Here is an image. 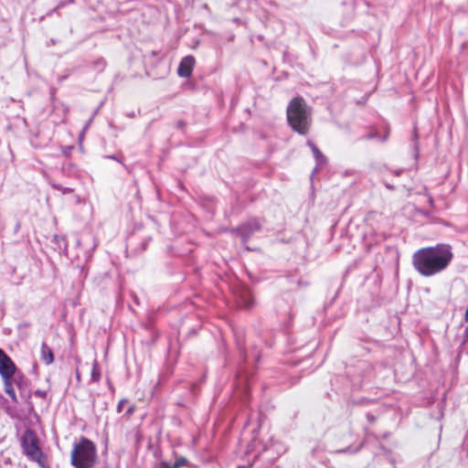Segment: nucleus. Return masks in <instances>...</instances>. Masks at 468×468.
<instances>
[{
	"instance_id": "1",
	"label": "nucleus",
	"mask_w": 468,
	"mask_h": 468,
	"mask_svg": "<svg viewBox=\"0 0 468 468\" xmlns=\"http://www.w3.org/2000/svg\"><path fill=\"white\" fill-rule=\"evenodd\" d=\"M453 258L449 244H438L418 250L413 253L414 269L424 277H431L445 271Z\"/></svg>"
},
{
	"instance_id": "2",
	"label": "nucleus",
	"mask_w": 468,
	"mask_h": 468,
	"mask_svg": "<svg viewBox=\"0 0 468 468\" xmlns=\"http://www.w3.org/2000/svg\"><path fill=\"white\" fill-rule=\"evenodd\" d=\"M97 448L93 441L81 438L75 443L70 455V463L75 468H93L97 463Z\"/></svg>"
},
{
	"instance_id": "3",
	"label": "nucleus",
	"mask_w": 468,
	"mask_h": 468,
	"mask_svg": "<svg viewBox=\"0 0 468 468\" xmlns=\"http://www.w3.org/2000/svg\"><path fill=\"white\" fill-rule=\"evenodd\" d=\"M287 119L291 127L300 134H306L310 126V113L304 101L293 99L287 108Z\"/></svg>"
},
{
	"instance_id": "4",
	"label": "nucleus",
	"mask_w": 468,
	"mask_h": 468,
	"mask_svg": "<svg viewBox=\"0 0 468 468\" xmlns=\"http://www.w3.org/2000/svg\"><path fill=\"white\" fill-rule=\"evenodd\" d=\"M20 446L29 461L37 463L40 468H48L46 455L39 447L38 438L34 431H25L20 438Z\"/></svg>"
},
{
	"instance_id": "5",
	"label": "nucleus",
	"mask_w": 468,
	"mask_h": 468,
	"mask_svg": "<svg viewBox=\"0 0 468 468\" xmlns=\"http://www.w3.org/2000/svg\"><path fill=\"white\" fill-rule=\"evenodd\" d=\"M260 222L257 219H251L231 231L237 232L241 237L242 241L246 242L255 231L260 229Z\"/></svg>"
},
{
	"instance_id": "6",
	"label": "nucleus",
	"mask_w": 468,
	"mask_h": 468,
	"mask_svg": "<svg viewBox=\"0 0 468 468\" xmlns=\"http://www.w3.org/2000/svg\"><path fill=\"white\" fill-rule=\"evenodd\" d=\"M16 371V369H11L6 371V375L5 372L0 374V376L3 378L5 391L10 397L14 403H17V397L16 395L12 383V378L14 377Z\"/></svg>"
},
{
	"instance_id": "7",
	"label": "nucleus",
	"mask_w": 468,
	"mask_h": 468,
	"mask_svg": "<svg viewBox=\"0 0 468 468\" xmlns=\"http://www.w3.org/2000/svg\"><path fill=\"white\" fill-rule=\"evenodd\" d=\"M195 65V58L192 56L185 57L177 69V74L182 78H188L191 76Z\"/></svg>"
},
{
	"instance_id": "8",
	"label": "nucleus",
	"mask_w": 468,
	"mask_h": 468,
	"mask_svg": "<svg viewBox=\"0 0 468 468\" xmlns=\"http://www.w3.org/2000/svg\"><path fill=\"white\" fill-rule=\"evenodd\" d=\"M16 369L12 359L0 348V374L8 370Z\"/></svg>"
},
{
	"instance_id": "9",
	"label": "nucleus",
	"mask_w": 468,
	"mask_h": 468,
	"mask_svg": "<svg viewBox=\"0 0 468 468\" xmlns=\"http://www.w3.org/2000/svg\"><path fill=\"white\" fill-rule=\"evenodd\" d=\"M40 353H41L40 358L46 365H50L53 363V361H54L53 352L45 342H43L41 345Z\"/></svg>"
},
{
	"instance_id": "10",
	"label": "nucleus",
	"mask_w": 468,
	"mask_h": 468,
	"mask_svg": "<svg viewBox=\"0 0 468 468\" xmlns=\"http://www.w3.org/2000/svg\"><path fill=\"white\" fill-rule=\"evenodd\" d=\"M239 305L249 309L253 305V299L249 290H243L239 294Z\"/></svg>"
},
{
	"instance_id": "11",
	"label": "nucleus",
	"mask_w": 468,
	"mask_h": 468,
	"mask_svg": "<svg viewBox=\"0 0 468 468\" xmlns=\"http://www.w3.org/2000/svg\"><path fill=\"white\" fill-rule=\"evenodd\" d=\"M307 145L311 148L314 154V157L317 163V166L325 164L326 159L324 155L321 153V151L317 148V146L312 141H308Z\"/></svg>"
},
{
	"instance_id": "12",
	"label": "nucleus",
	"mask_w": 468,
	"mask_h": 468,
	"mask_svg": "<svg viewBox=\"0 0 468 468\" xmlns=\"http://www.w3.org/2000/svg\"><path fill=\"white\" fill-rule=\"evenodd\" d=\"M101 379V371L97 360L93 361L91 369V381L98 383Z\"/></svg>"
},
{
	"instance_id": "13",
	"label": "nucleus",
	"mask_w": 468,
	"mask_h": 468,
	"mask_svg": "<svg viewBox=\"0 0 468 468\" xmlns=\"http://www.w3.org/2000/svg\"><path fill=\"white\" fill-rule=\"evenodd\" d=\"M363 447V444L360 443L357 447L356 448H352L351 446L350 447H346L345 449H341V450H338L337 452H340V453H356L361 448Z\"/></svg>"
},
{
	"instance_id": "14",
	"label": "nucleus",
	"mask_w": 468,
	"mask_h": 468,
	"mask_svg": "<svg viewBox=\"0 0 468 468\" xmlns=\"http://www.w3.org/2000/svg\"><path fill=\"white\" fill-rule=\"evenodd\" d=\"M51 186L54 188V189H57V190H59L61 191L63 194H67V193H71L72 192V189L71 188H69V187H63L61 185L59 184H56V183H50Z\"/></svg>"
},
{
	"instance_id": "15",
	"label": "nucleus",
	"mask_w": 468,
	"mask_h": 468,
	"mask_svg": "<svg viewBox=\"0 0 468 468\" xmlns=\"http://www.w3.org/2000/svg\"><path fill=\"white\" fill-rule=\"evenodd\" d=\"M188 463L187 459L185 457H179L176 460V462L173 463L174 468H179L181 466L186 465Z\"/></svg>"
},
{
	"instance_id": "16",
	"label": "nucleus",
	"mask_w": 468,
	"mask_h": 468,
	"mask_svg": "<svg viewBox=\"0 0 468 468\" xmlns=\"http://www.w3.org/2000/svg\"><path fill=\"white\" fill-rule=\"evenodd\" d=\"M105 61L103 58H99L94 62V69L97 70H102L105 67Z\"/></svg>"
},
{
	"instance_id": "17",
	"label": "nucleus",
	"mask_w": 468,
	"mask_h": 468,
	"mask_svg": "<svg viewBox=\"0 0 468 468\" xmlns=\"http://www.w3.org/2000/svg\"><path fill=\"white\" fill-rule=\"evenodd\" d=\"M92 122V118H90L84 125L80 134V139L81 140L82 137L84 136V133L87 132V130L89 129L90 123Z\"/></svg>"
},
{
	"instance_id": "18",
	"label": "nucleus",
	"mask_w": 468,
	"mask_h": 468,
	"mask_svg": "<svg viewBox=\"0 0 468 468\" xmlns=\"http://www.w3.org/2000/svg\"><path fill=\"white\" fill-rule=\"evenodd\" d=\"M126 402H127L126 399H122L119 401V403L117 405V409H116L119 413L122 412L123 404Z\"/></svg>"
},
{
	"instance_id": "19",
	"label": "nucleus",
	"mask_w": 468,
	"mask_h": 468,
	"mask_svg": "<svg viewBox=\"0 0 468 468\" xmlns=\"http://www.w3.org/2000/svg\"><path fill=\"white\" fill-rule=\"evenodd\" d=\"M158 468H174L173 464L167 463V462H162Z\"/></svg>"
},
{
	"instance_id": "20",
	"label": "nucleus",
	"mask_w": 468,
	"mask_h": 468,
	"mask_svg": "<svg viewBox=\"0 0 468 468\" xmlns=\"http://www.w3.org/2000/svg\"><path fill=\"white\" fill-rule=\"evenodd\" d=\"M35 395H36L37 397H39V398L44 399V398L46 397V392H45V391H42V390L37 389V390H36V391H35Z\"/></svg>"
},
{
	"instance_id": "21",
	"label": "nucleus",
	"mask_w": 468,
	"mask_h": 468,
	"mask_svg": "<svg viewBox=\"0 0 468 468\" xmlns=\"http://www.w3.org/2000/svg\"><path fill=\"white\" fill-rule=\"evenodd\" d=\"M54 240H55V242H56V243H58V244H59V243H60V241L65 242V239H64L63 237H59V236H57V235H56V236H54Z\"/></svg>"
},
{
	"instance_id": "22",
	"label": "nucleus",
	"mask_w": 468,
	"mask_h": 468,
	"mask_svg": "<svg viewBox=\"0 0 468 468\" xmlns=\"http://www.w3.org/2000/svg\"><path fill=\"white\" fill-rule=\"evenodd\" d=\"M133 410H134V407L133 406L129 407L127 411H126V414L130 416V415H132L133 413Z\"/></svg>"
},
{
	"instance_id": "23",
	"label": "nucleus",
	"mask_w": 468,
	"mask_h": 468,
	"mask_svg": "<svg viewBox=\"0 0 468 468\" xmlns=\"http://www.w3.org/2000/svg\"><path fill=\"white\" fill-rule=\"evenodd\" d=\"M375 137H377V135H376V134H374V133H371V134H368V135L367 136V139H373V138H375Z\"/></svg>"
},
{
	"instance_id": "24",
	"label": "nucleus",
	"mask_w": 468,
	"mask_h": 468,
	"mask_svg": "<svg viewBox=\"0 0 468 468\" xmlns=\"http://www.w3.org/2000/svg\"><path fill=\"white\" fill-rule=\"evenodd\" d=\"M401 173V170L395 171V175L399 176Z\"/></svg>"
},
{
	"instance_id": "25",
	"label": "nucleus",
	"mask_w": 468,
	"mask_h": 468,
	"mask_svg": "<svg viewBox=\"0 0 468 468\" xmlns=\"http://www.w3.org/2000/svg\"><path fill=\"white\" fill-rule=\"evenodd\" d=\"M465 336L468 338V327L465 329Z\"/></svg>"
},
{
	"instance_id": "26",
	"label": "nucleus",
	"mask_w": 468,
	"mask_h": 468,
	"mask_svg": "<svg viewBox=\"0 0 468 468\" xmlns=\"http://www.w3.org/2000/svg\"><path fill=\"white\" fill-rule=\"evenodd\" d=\"M52 44H55V39L53 37L50 38Z\"/></svg>"
},
{
	"instance_id": "27",
	"label": "nucleus",
	"mask_w": 468,
	"mask_h": 468,
	"mask_svg": "<svg viewBox=\"0 0 468 468\" xmlns=\"http://www.w3.org/2000/svg\"><path fill=\"white\" fill-rule=\"evenodd\" d=\"M109 158H112V160H117L114 156H109Z\"/></svg>"
},
{
	"instance_id": "28",
	"label": "nucleus",
	"mask_w": 468,
	"mask_h": 468,
	"mask_svg": "<svg viewBox=\"0 0 468 468\" xmlns=\"http://www.w3.org/2000/svg\"><path fill=\"white\" fill-rule=\"evenodd\" d=\"M197 45H198V41L196 42V44H195V46H193V48H196Z\"/></svg>"
},
{
	"instance_id": "29",
	"label": "nucleus",
	"mask_w": 468,
	"mask_h": 468,
	"mask_svg": "<svg viewBox=\"0 0 468 468\" xmlns=\"http://www.w3.org/2000/svg\"><path fill=\"white\" fill-rule=\"evenodd\" d=\"M102 468H109L108 466L102 467Z\"/></svg>"
}]
</instances>
